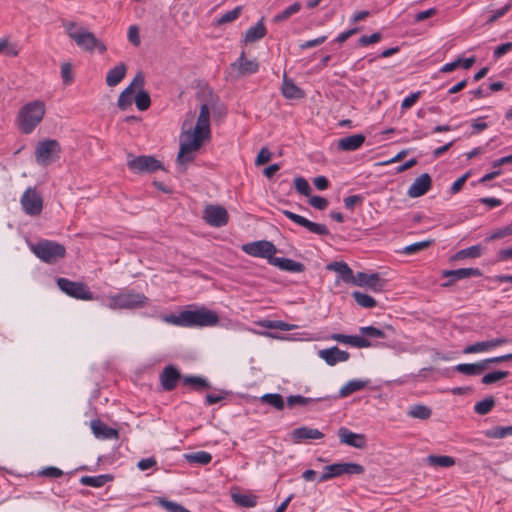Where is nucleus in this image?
<instances>
[{
    "instance_id": "3",
    "label": "nucleus",
    "mask_w": 512,
    "mask_h": 512,
    "mask_svg": "<svg viewBox=\"0 0 512 512\" xmlns=\"http://www.w3.org/2000/svg\"><path fill=\"white\" fill-rule=\"evenodd\" d=\"M45 104L43 101L34 100L25 104L19 111L17 121L19 129L24 134H30L42 121L45 115Z\"/></svg>"
},
{
    "instance_id": "10",
    "label": "nucleus",
    "mask_w": 512,
    "mask_h": 512,
    "mask_svg": "<svg viewBox=\"0 0 512 512\" xmlns=\"http://www.w3.org/2000/svg\"><path fill=\"white\" fill-rule=\"evenodd\" d=\"M127 166L134 173H153L163 169L162 163L155 157L149 155L135 157L131 153L127 156Z\"/></svg>"
},
{
    "instance_id": "56",
    "label": "nucleus",
    "mask_w": 512,
    "mask_h": 512,
    "mask_svg": "<svg viewBox=\"0 0 512 512\" xmlns=\"http://www.w3.org/2000/svg\"><path fill=\"white\" fill-rule=\"evenodd\" d=\"M382 38L381 33L375 32L371 35H363L359 38L358 44L360 46H367L370 44L378 43Z\"/></svg>"
},
{
    "instance_id": "29",
    "label": "nucleus",
    "mask_w": 512,
    "mask_h": 512,
    "mask_svg": "<svg viewBox=\"0 0 512 512\" xmlns=\"http://www.w3.org/2000/svg\"><path fill=\"white\" fill-rule=\"evenodd\" d=\"M282 95L286 99H300L304 97V92L294 83V81L284 74L282 84Z\"/></svg>"
},
{
    "instance_id": "40",
    "label": "nucleus",
    "mask_w": 512,
    "mask_h": 512,
    "mask_svg": "<svg viewBox=\"0 0 512 512\" xmlns=\"http://www.w3.org/2000/svg\"><path fill=\"white\" fill-rule=\"evenodd\" d=\"M260 401L269 404L277 410H283L285 406L283 397L278 393H266L261 396Z\"/></svg>"
},
{
    "instance_id": "23",
    "label": "nucleus",
    "mask_w": 512,
    "mask_h": 512,
    "mask_svg": "<svg viewBox=\"0 0 512 512\" xmlns=\"http://www.w3.org/2000/svg\"><path fill=\"white\" fill-rule=\"evenodd\" d=\"M90 427L94 436L98 439H118L119 437V433L116 429L109 427L100 419L92 420Z\"/></svg>"
},
{
    "instance_id": "8",
    "label": "nucleus",
    "mask_w": 512,
    "mask_h": 512,
    "mask_svg": "<svg viewBox=\"0 0 512 512\" xmlns=\"http://www.w3.org/2000/svg\"><path fill=\"white\" fill-rule=\"evenodd\" d=\"M364 472V467L358 463H334L327 465L323 469V473L319 476V482H325L335 477L347 475H359Z\"/></svg>"
},
{
    "instance_id": "18",
    "label": "nucleus",
    "mask_w": 512,
    "mask_h": 512,
    "mask_svg": "<svg viewBox=\"0 0 512 512\" xmlns=\"http://www.w3.org/2000/svg\"><path fill=\"white\" fill-rule=\"evenodd\" d=\"M337 435L341 443L354 448L363 449L367 444L364 434L354 433L346 427H340L337 431Z\"/></svg>"
},
{
    "instance_id": "60",
    "label": "nucleus",
    "mask_w": 512,
    "mask_h": 512,
    "mask_svg": "<svg viewBox=\"0 0 512 512\" xmlns=\"http://www.w3.org/2000/svg\"><path fill=\"white\" fill-rule=\"evenodd\" d=\"M128 40L134 45L139 46L141 43L139 29L136 25H131L128 29Z\"/></svg>"
},
{
    "instance_id": "55",
    "label": "nucleus",
    "mask_w": 512,
    "mask_h": 512,
    "mask_svg": "<svg viewBox=\"0 0 512 512\" xmlns=\"http://www.w3.org/2000/svg\"><path fill=\"white\" fill-rule=\"evenodd\" d=\"M61 77L65 85H70L74 81L72 64L65 62L61 65Z\"/></svg>"
},
{
    "instance_id": "45",
    "label": "nucleus",
    "mask_w": 512,
    "mask_h": 512,
    "mask_svg": "<svg viewBox=\"0 0 512 512\" xmlns=\"http://www.w3.org/2000/svg\"><path fill=\"white\" fill-rule=\"evenodd\" d=\"M408 415L417 419H428L431 416V409L422 404L412 405L409 408Z\"/></svg>"
},
{
    "instance_id": "47",
    "label": "nucleus",
    "mask_w": 512,
    "mask_h": 512,
    "mask_svg": "<svg viewBox=\"0 0 512 512\" xmlns=\"http://www.w3.org/2000/svg\"><path fill=\"white\" fill-rule=\"evenodd\" d=\"M326 398L327 397H320V398L313 399V398L304 397L302 395H290V396L287 397V405L289 407H292V406H294L296 404L307 405L309 403H312V402H315V401H321V400H324Z\"/></svg>"
},
{
    "instance_id": "52",
    "label": "nucleus",
    "mask_w": 512,
    "mask_h": 512,
    "mask_svg": "<svg viewBox=\"0 0 512 512\" xmlns=\"http://www.w3.org/2000/svg\"><path fill=\"white\" fill-rule=\"evenodd\" d=\"M241 10H242V7L237 6L234 9L224 13L220 18H218L217 24L223 25L226 23L233 22L234 20H236L239 17Z\"/></svg>"
},
{
    "instance_id": "4",
    "label": "nucleus",
    "mask_w": 512,
    "mask_h": 512,
    "mask_svg": "<svg viewBox=\"0 0 512 512\" xmlns=\"http://www.w3.org/2000/svg\"><path fill=\"white\" fill-rule=\"evenodd\" d=\"M76 27V23H69L67 26V33L81 49L92 52L97 48L101 54L106 52L107 48L105 44L98 40L92 32L84 28L76 29Z\"/></svg>"
},
{
    "instance_id": "31",
    "label": "nucleus",
    "mask_w": 512,
    "mask_h": 512,
    "mask_svg": "<svg viewBox=\"0 0 512 512\" xmlns=\"http://www.w3.org/2000/svg\"><path fill=\"white\" fill-rule=\"evenodd\" d=\"M266 33H267V30L264 25V19L262 18L256 25L251 26L246 31L244 41H245V43L257 42V41L261 40L262 38H264Z\"/></svg>"
},
{
    "instance_id": "20",
    "label": "nucleus",
    "mask_w": 512,
    "mask_h": 512,
    "mask_svg": "<svg viewBox=\"0 0 512 512\" xmlns=\"http://www.w3.org/2000/svg\"><path fill=\"white\" fill-rule=\"evenodd\" d=\"M331 339L338 341L340 343L349 344L356 348H368V347H376L379 345L378 342H372L365 337L358 335H345L340 333H334L331 335Z\"/></svg>"
},
{
    "instance_id": "59",
    "label": "nucleus",
    "mask_w": 512,
    "mask_h": 512,
    "mask_svg": "<svg viewBox=\"0 0 512 512\" xmlns=\"http://www.w3.org/2000/svg\"><path fill=\"white\" fill-rule=\"evenodd\" d=\"M363 201L364 197L362 195H351L344 198V205L347 209L353 210L355 205L362 204Z\"/></svg>"
},
{
    "instance_id": "13",
    "label": "nucleus",
    "mask_w": 512,
    "mask_h": 512,
    "mask_svg": "<svg viewBox=\"0 0 512 512\" xmlns=\"http://www.w3.org/2000/svg\"><path fill=\"white\" fill-rule=\"evenodd\" d=\"M282 213L295 224L307 229L310 233L319 235V236H327L329 235V229L325 224H320L316 222H312L307 218L298 215L289 210H282Z\"/></svg>"
},
{
    "instance_id": "44",
    "label": "nucleus",
    "mask_w": 512,
    "mask_h": 512,
    "mask_svg": "<svg viewBox=\"0 0 512 512\" xmlns=\"http://www.w3.org/2000/svg\"><path fill=\"white\" fill-rule=\"evenodd\" d=\"M495 406V399L493 396L486 397L485 399L477 402L474 405V411L478 415L488 414Z\"/></svg>"
},
{
    "instance_id": "53",
    "label": "nucleus",
    "mask_w": 512,
    "mask_h": 512,
    "mask_svg": "<svg viewBox=\"0 0 512 512\" xmlns=\"http://www.w3.org/2000/svg\"><path fill=\"white\" fill-rule=\"evenodd\" d=\"M294 186L296 191L304 196H309L311 194L312 189L308 181L301 176L294 179Z\"/></svg>"
},
{
    "instance_id": "38",
    "label": "nucleus",
    "mask_w": 512,
    "mask_h": 512,
    "mask_svg": "<svg viewBox=\"0 0 512 512\" xmlns=\"http://www.w3.org/2000/svg\"><path fill=\"white\" fill-rule=\"evenodd\" d=\"M232 499L241 507L251 508L257 505L258 497L253 494L232 493Z\"/></svg>"
},
{
    "instance_id": "61",
    "label": "nucleus",
    "mask_w": 512,
    "mask_h": 512,
    "mask_svg": "<svg viewBox=\"0 0 512 512\" xmlns=\"http://www.w3.org/2000/svg\"><path fill=\"white\" fill-rule=\"evenodd\" d=\"M228 392L220 391L218 394L209 393L205 397L206 405H213L225 399Z\"/></svg>"
},
{
    "instance_id": "1",
    "label": "nucleus",
    "mask_w": 512,
    "mask_h": 512,
    "mask_svg": "<svg viewBox=\"0 0 512 512\" xmlns=\"http://www.w3.org/2000/svg\"><path fill=\"white\" fill-rule=\"evenodd\" d=\"M210 136V108L207 104H202L193 131L189 130L184 133L185 140L180 143L177 162L184 164L193 161V152L197 151Z\"/></svg>"
},
{
    "instance_id": "34",
    "label": "nucleus",
    "mask_w": 512,
    "mask_h": 512,
    "mask_svg": "<svg viewBox=\"0 0 512 512\" xmlns=\"http://www.w3.org/2000/svg\"><path fill=\"white\" fill-rule=\"evenodd\" d=\"M184 385H189L191 388L197 392H201L203 390H207L211 388V384L209 381L201 376L188 375L182 378Z\"/></svg>"
},
{
    "instance_id": "7",
    "label": "nucleus",
    "mask_w": 512,
    "mask_h": 512,
    "mask_svg": "<svg viewBox=\"0 0 512 512\" xmlns=\"http://www.w3.org/2000/svg\"><path fill=\"white\" fill-rule=\"evenodd\" d=\"M61 145L55 139L39 141L35 148V161L38 165L46 167L59 159Z\"/></svg>"
},
{
    "instance_id": "57",
    "label": "nucleus",
    "mask_w": 512,
    "mask_h": 512,
    "mask_svg": "<svg viewBox=\"0 0 512 512\" xmlns=\"http://www.w3.org/2000/svg\"><path fill=\"white\" fill-rule=\"evenodd\" d=\"M264 326L266 328L279 329L281 331H290L296 327L293 324H288L283 321H267V324H265Z\"/></svg>"
},
{
    "instance_id": "30",
    "label": "nucleus",
    "mask_w": 512,
    "mask_h": 512,
    "mask_svg": "<svg viewBox=\"0 0 512 512\" xmlns=\"http://www.w3.org/2000/svg\"><path fill=\"white\" fill-rule=\"evenodd\" d=\"M485 248L480 245H473L457 251L450 257V261H460L467 258H479L483 255Z\"/></svg>"
},
{
    "instance_id": "16",
    "label": "nucleus",
    "mask_w": 512,
    "mask_h": 512,
    "mask_svg": "<svg viewBox=\"0 0 512 512\" xmlns=\"http://www.w3.org/2000/svg\"><path fill=\"white\" fill-rule=\"evenodd\" d=\"M352 283L367 287L374 292H382L385 286V280L381 279L378 273L367 274L365 272H357Z\"/></svg>"
},
{
    "instance_id": "21",
    "label": "nucleus",
    "mask_w": 512,
    "mask_h": 512,
    "mask_svg": "<svg viewBox=\"0 0 512 512\" xmlns=\"http://www.w3.org/2000/svg\"><path fill=\"white\" fill-rule=\"evenodd\" d=\"M318 356L323 359L327 365L334 366L339 362H345L349 359L350 354L344 350H340L337 346L319 350Z\"/></svg>"
},
{
    "instance_id": "11",
    "label": "nucleus",
    "mask_w": 512,
    "mask_h": 512,
    "mask_svg": "<svg viewBox=\"0 0 512 512\" xmlns=\"http://www.w3.org/2000/svg\"><path fill=\"white\" fill-rule=\"evenodd\" d=\"M21 206L25 214L37 216L43 209V198L36 188L28 187L21 197Z\"/></svg>"
},
{
    "instance_id": "32",
    "label": "nucleus",
    "mask_w": 512,
    "mask_h": 512,
    "mask_svg": "<svg viewBox=\"0 0 512 512\" xmlns=\"http://www.w3.org/2000/svg\"><path fill=\"white\" fill-rule=\"evenodd\" d=\"M127 67L124 63H119L110 69L106 75V84L110 87L118 85L125 77Z\"/></svg>"
},
{
    "instance_id": "54",
    "label": "nucleus",
    "mask_w": 512,
    "mask_h": 512,
    "mask_svg": "<svg viewBox=\"0 0 512 512\" xmlns=\"http://www.w3.org/2000/svg\"><path fill=\"white\" fill-rule=\"evenodd\" d=\"M432 242V240L415 242L403 248L402 252L411 255L428 248Z\"/></svg>"
},
{
    "instance_id": "46",
    "label": "nucleus",
    "mask_w": 512,
    "mask_h": 512,
    "mask_svg": "<svg viewBox=\"0 0 512 512\" xmlns=\"http://www.w3.org/2000/svg\"><path fill=\"white\" fill-rule=\"evenodd\" d=\"M135 104L138 110L145 111L151 105L150 95L147 91L140 89L135 96Z\"/></svg>"
},
{
    "instance_id": "49",
    "label": "nucleus",
    "mask_w": 512,
    "mask_h": 512,
    "mask_svg": "<svg viewBox=\"0 0 512 512\" xmlns=\"http://www.w3.org/2000/svg\"><path fill=\"white\" fill-rule=\"evenodd\" d=\"M359 332L366 339L367 338H379V339L386 338L385 332L379 328L374 327V326L360 327Z\"/></svg>"
},
{
    "instance_id": "42",
    "label": "nucleus",
    "mask_w": 512,
    "mask_h": 512,
    "mask_svg": "<svg viewBox=\"0 0 512 512\" xmlns=\"http://www.w3.org/2000/svg\"><path fill=\"white\" fill-rule=\"evenodd\" d=\"M352 297L355 302L363 308H373L377 305V302L373 297L360 291H354L352 293Z\"/></svg>"
},
{
    "instance_id": "6",
    "label": "nucleus",
    "mask_w": 512,
    "mask_h": 512,
    "mask_svg": "<svg viewBox=\"0 0 512 512\" xmlns=\"http://www.w3.org/2000/svg\"><path fill=\"white\" fill-rule=\"evenodd\" d=\"M33 253L43 262L48 264L56 263L66 255L64 245L51 240H41L32 246Z\"/></svg>"
},
{
    "instance_id": "51",
    "label": "nucleus",
    "mask_w": 512,
    "mask_h": 512,
    "mask_svg": "<svg viewBox=\"0 0 512 512\" xmlns=\"http://www.w3.org/2000/svg\"><path fill=\"white\" fill-rule=\"evenodd\" d=\"M491 350L489 341H481L476 342L474 344L468 345L463 349L464 354H473L479 352H485Z\"/></svg>"
},
{
    "instance_id": "36",
    "label": "nucleus",
    "mask_w": 512,
    "mask_h": 512,
    "mask_svg": "<svg viewBox=\"0 0 512 512\" xmlns=\"http://www.w3.org/2000/svg\"><path fill=\"white\" fill-rule=\"evenodd\" d=\"M475 61H476L475 57H470V58H465V59L458 58L453 62L446 63L445 65H443L440 69V72H442V73L452 72L455 69H457L458 67H462L464 69H469L470 67H472V65L475 63Z\"/></svg>"
},
{
    "instance_id": "5",
    "label": "nucleus",
    "mask_w": 512,
    "mask_h": 512,
    "mask_svg": "<svg viewBox=\"0 0 512 512\" xmlns=\"http://www.w3.org/2000/svg\"><path fill=\"white\" fill-rule=\"evenodd\" d=\"M106 306L111 310L118 309H136L144 307L149 299L142 293L134 291L117 293L107 298Z\"/></svg>"
},
{
    "instance_id": "2",
    "label": "nucleus",
    "mask_w": 512,
    "mask_h": 512,
    "mask_svg": "<svg viewBox=\"0 0 512 512\" xmlns=\"http://www.w3.org/2000/svg\"><path fill=\"white\" fill-rule=\"evenodd\" d=\"M162 319L166 323L189 328L211 327L219 322L218 314L204 306L196 307L194 310H184L178 314H166Z\"/></svg>"
},
{
    "instance_id": "15",
    "label": "nucleus",
    "mask_w": 512,
    "mask_h": 512,
    "mask_svg": "<svg viewBox=\"0 0 512 512\" xmlns=\"http://www.w3.org/2000/svg\"><path fill=\"white\" fill-rule=\"evenodd\" d=\"M483 275L479 268H459L455 270H443L441 276L448 278L446 282L442 284L443 287H450L456 281L470 278V277H481Z\"/></svg>"
},
{
    "instance_id": "19",
    "label": "nucleus",
    "mask_w": 512,
    "mask_h": 512,
    "mask_svg": "<svg viewBox=\"0 0 512 512\" xmlns=\"http://www.w3.org/2000/svg\"><path fill=\"white\" fill-rule=\"evenodd\" d=\"M432 185V179L428 173H423L417 177L407 190L410 198H418L427 193Z\"/></svg>"
},
{
    "instance_id": "50",
    "label": "nucleus",
    "mask_w": 512,
    "mask_h": 512,
    "mask_svg": "<svg viewBox=\"0 0 512 512\" xmlns=\"http://www.w3.org/2000/svg\"><path fill=\"white\" fill-rule=\"evenodd\" d=\"M486 435L490 438L501 439L505 438L509 435H512V425L511 426H496L493 429L489 430Z\"/></svg>"
},
{
    "instance_id": "64",
    "label": "nucleus",
    "mask_w": 512,
    "mask_h": 512,
    "mask_svg": "<svg viewBox=\"0 0 512 512\" xmlns=\"http://www.w3.org/2000/svg\"><path fill=\"white\" fill-rule=\"evenodd\" d=\"M271 156V152L266 147H263L257 155L255 164L257 166L263 165L270 161Z\"/></svg>"
},
{
    "instance_id": "9",
    "label": "nucleus",
    "mask_w": 512,
    "mask_h": 512,
    "mask_svg": "<svg viewBox=\"0 0 512 512\" xmlns=\"http://www.w3.org/2000/svg\"><path fill=\"white\" fill-rule=\"evenodd\" d=\"M57 285L63 293L74 299L86 301L94 299L93 293L90 291L87 284L83 282H76L60 277L57 279Z\"/></svg>"
},
{
    "instance_id": "37",
    "label": "nucleus",
    "mask_w": 512,
    "mask_h": 512,
    "mask_svg": "<svg viewBox=\"0 0 512 512\" xmlns=\"http://www.w3.org/2000/svg\"><path fill=\"white\" fill-rule=\"evenodd\" d=\"M426 463L431 467H451L455 464V459L447 455H429Z\"/></svg>"
},
{
    "instance_id": "62",
    "label": "nucleus",
    "mask_w": 512,
    "mask_h": 512,
    "mask_svg": "<svg viewBox=\"0 0 512 512\" xmlns=\"http://www.w3.org/2000/svg\"><path fill=\"white\" fill-rule=\"evenodd\" d=\"M420 95H421V91L411 93L409 96L404 98V100L401 103V108L402 109L411 108L415 104V102L419 99Z\"/></svg>"
},
{
    "instance_id": "17",
    "label": "nucleus",
    "mask_w": 512,
    "mask_h": 512,
    "mask_svg": "<svg viewBox=\"0 0 512 512\" xmlns=\"http://www.w3.org/2000/svg\"><path fill=\"white\" fill-rule=\"evenodd\" d=\"M183 377L174 365H167L160 373L159 379L164 391H172Z\"/></svg>"
},
{
    "instance_id": "14",
    "label": "nucleus",
    "mask_w": 512,
    "mask_h": 512,
    "mask_svg": "<svg viewBox=\"0 0 512 512\" xmlns=\"http://www.w3.org/2000/svg\"><path fill=\"white\" fill-rule=\"evenodd\" d=\"M203 218L210 226L222 227L228 223L227 210L219 205H207L203 211Z\"/></svg>"
},
{
    "instance_id": "48",
    "label": "nucleus",
    "mask_w": 512,
    "mask_h": 512,
    "mask_svg": "<svg viewBox=\"0 0 512 512\" xmlns=\"http://www.w3.org/2000/svg\"><path fill=\"white\" fill-rule=\"evenodd\" d=\"M508 375H509L508 371H502V370L493 371V372L485 374L482 377L481 382L484 385H490V384H493L501 379L506 378Z\"/></svg>"
},
{
    "instance_id": "63",
    "label": "nucleus",
    "mask_w": 512,
    "mask_h": 512,
    "mask_svg": "<svg viewBox=\"0 0 512 512\" xmlns=\"http://www.w3.org/2000/svg\"><path fill=\"white\" fill-rule=\"evenodd\" d=\"M39 475L49 477V478H59L63 475V471L57 467H46L43 469Z\"/></svg>"
},
{
    "instance_id": "33",
    "label": "nucleus",
    "mask_w": 512,
    "mask_h": 512,
    "mask_svg": "<svg viewBox=\"0 0 512 512\" xmlns=\"http://www.w3.org/2000/svg\"><path fill=\"white\" fill-rule=\"evenodd\" d=\"M370 383V380H361V379H353L348 381L344 386L341 387L339 390V397L345 398L349 395H351L354 392L360 391L364 389L368 384Z\"/></svg>"
},
{
    "instance_id": "39",
    "label": "nucleus",
    "mask_w": 512,
    "mask_h": 512,
    "mask_svg": "<svg viewBox=\"0 0 512 512\" xmlns=\"http://www.w3.org/2000/svg\"><path fill=\"white\" fill-rule=\"evenodd\" d=\"M185 458L189 463H195L199 465H207L212 460V455L206 451H197L189 454H185Z\"/></svg>"
},
{
    "instance_id": "25",
    "label": "nucleus",
    "mask_w": 512,
    "mask_h": 512,
    "mask_svg": "<svg viewBox=\"0 0 512 512\" xmlns=\"http://www.w3.org/2000/svg\"><path fill=\"white\" fill-rule=\"evenodd\" d=\"M365 135L353 134L338 140L337 147L340 151H355L365 142Z\"/></svg>"
},
{
    "instance_id": "26",
    "label": "nucleus",
    "mask_w": 512,
    "mask_h": 512,
    "mask_svg": "<svg viewBox=\"0 0 512 512\" xmlns=\"http://www.w3.org/2000/svg\"><path fill=\"white\" fill-rule=\"evenodd\" d=\"M271 265H274L283 271L293 273H301L305 270V265L303 263L284 257L274 256L271 260Z\"/></svg>"
},
{
    "instance_id": "28",
    "label": "nucleus",
    "mask_w": 512,
    "mask_h": 512,
    "mask_svg": "<svg viewBox=\"0 0 512 512\" xmlns=\"http://www.w3.org/2000/svg\"><path fill=\"white\" fill-rule=\"evenodd\" d=\"M487 369L485 360L476 363H461L455 366V370L468 376H479Z\"/></svg>"
},
{
    "instance_id": "35",
    "label": "nucleus",
    "mask_w": 512,
    "mask_h": 512,
    "mask_svg": "<svg viewBox=\"0 0 512 512\" xmlns=\"http://www.w3.org/2000/svg\"><path fill=\"white\" fill-rule=\"evenodd\" d=\"M112 480V476L109 474H102L97 476H82L80 483L85 486L100 488L103 487L107 482Z\"/></svg>"
},
{
    "instance_id": "27",
    "label": "nucleus",
    "mask_w": 512,
    "mask_h": 512,
    "mask_svg": "<svg viewBox=\"0 0 512 512\" xmlns=\"http://www.w3.org/2000/svg\"><path fill=\"white\" fill-rule=\"evenodd\" d=\"M326 269L338 273L340 279L345 283H352L354 281L353 270L344 261L331 262L326 266Z\"/></svg>"
},
{
    "instance_id": "58",
    "label": "nucleus",
    "mask_w": 512,
    "mask_h": 512,
    "mask_svg": "<svg viewBox=\"0 0 512 512\" xmlns=\"http://www.w3.org/2000/svg\"><path fill=\"white\" fill-rule=\"evenodd\" d=\"M309 204L315 209L324 210L328 206V201L324 197L315 195L309 198Z\"/></svg>"
},
{
    "instance_id": "43",
    "label": "nucleus",
    "mask_w": 512,
    "mask_h": 512,
    "mask_svg": "<svg viewBox=\"0 0 512 512\" xmlns=\"http://www.w3.org/2000/svg\"><path fill=\"white\" fill-rule=\"evenodd\" d=\"M302 5L300 2H295L292 5L285 8L281 13L274 16L273 21L275 23H280L288 18H290L292 15L298 13L301 9Z\"/></svg>"
},
{
    "instance_id": "22",
    "label": "nucleus",
    "mask_w": 512,
    "mask_h": 512,
    "mask_svg": "<svg viewBox=\"0 0 512 512\" xmlns=\"http://www.w3.org/2000/svg\"><path fill=\"white\" fill-rule=\"evenodd\" d=\"M323 437L324 434L320 430L316 428H310L307 426L296 428L291 432V439L294 443H300L302 441L312 439L318 440L322 439Z\"/></svg>"
},
{
    "instance_id": "12",
    "label": "nucleus",
    "mask_w": 512,
    "mask_h": 512,
    "mask_svg": "<svg viewBox=\"0 0 512 512\" xmlns=\"http://www.w3.org/2000/svg\"><path fill=\"white\" fill-rule=\"evenodd\" d=\"M242 251L253 257L266 258L269 264H271V260L277 252V249L272 242L260 240L244 244Z\"/></svg>"
},
{
    "instance_id": "41",
    "label": "nucleus",
    "mask_w": 512,
    "mask_h": 512,
    "mask_svg": "<svg viewBox=\"0 0 512 512\" xmlns=\"http://www.w3.org/2000/svg\"><path fill=\"white\" fill-rule=\"evenodd\" d=\"M134 90L131 86H127L119 95L117 106L120 110L125 111L132 105V96Z\"/></svg>"
},
{
    "instance_id": "24",
    "label": "nucleus",
    "mask_w": 512,
    "mask_h": 512,
    "mask_svg": "<svg viewBox=\"0 0 512 512\" xmlns=\"http://www.w3.org/2000/svg\"><path fill=\"white\" fill-rule=\"evenodd\" d=\"M232 68L238 69L241 76L251 75L259 70V63L256 59H246L245 52L242 51L239 58L231 64Z\"/></svg>"
}]
</instances>
